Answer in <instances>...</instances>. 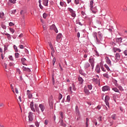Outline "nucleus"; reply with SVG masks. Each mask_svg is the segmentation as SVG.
Wrapping results in <instances>:
<instances>
[{
    "mask_svg": "<svg viewBox=\"0 0 127 127\" xmlns=\"http://www.w3.org/2000/svg\"><path fill=\"white\" fill-rule=\"evenodd\" d=\"M120 58H121V55H120V54H119L118 53H116V56H115L116 62H118V61L120 60Z\"/></svg>",
    "mask_w": 127,
    "mask_h": 127,
    "instance_id": "obj_7",
    "label": "nucleus"
},
{
    "mask_svg": "<svg viewBox=\"0 0 127 127\" xmlns=\"http://www.w3.org/2000/svg\"><path fill=\"white\" fill-rule=\"evenodd\" d=\"M88 123H89V119L86 118V123H85L86 127H88Z\"/></svg>",
    "mask_w": 127,
    "mask_h": 127,
    "instance_id": "obj_29",
    "label": "nucleus"
},
{
    "mask_svg": "<svg viewBox=\"0 0 127 127\" xmlns=\"http://www.w3.org/2000/svg\"><path fill=\"white\" fill-rule=\"evenodd\" d=\"M9 30L12 34L14 33V30L13 29L10 28Z\"/></svg>",
    "mask_w": 127,
    "mask_h": 127,
    "instance_id": "obj_39",
    "label": "nucleus"
},
{
    "mask_svg": "<svg viewBox=\"0 0 127 127\" xmlns=\"http://www.w3.org/2000/svg\"><path fill=\"white\" fill-rule=\"evenodd\" d=\"M28 118L30 122H32L33 121V118L32 117V112L29 113Z\"/></svg>",
    "mask_w": 127,
    "mask_h": 127,
    "instance_id": "obj_8",
    "label": "nucleus"
},
{
    "mask_svg": "<svg viewBox=\"0 0 127 127\" xmlns=\"http://www.w3.org/2000/svg\"><path fill=\"white\" fill-rule=\"evenodd\" d=\"M63 96L62 95V94H60L59 96V99L61 100V99H62Z\"/></svg>",
    "mask_w": 127,
    "mask_h": 127,
    "instance_id": "obj_45",
    "label": "nucleus"
},
{
    "mask_svg": "<svg viewBox=\"0 0 127 127\" xmlns=\"http://www.w3.org/2000/svg\"><path fill=\"white\" fill-rule=\"evenodd\" d=\"M78 79L80 84H83V82H84V80H83V78L79 76L78 77Z\"/></svg>",
    "mask_w": 127,
    "mask_h": 127,
    "instance_id": "obj_20",
    "label": "nucleus"
},
{
    "mask_svg": "<svg viewBox=\"0 0 127 127\" xmlns=\"http://www.w3.org/2000/svg\"><path fill=\"white\" fill-rule=\"evenodd\" d=\"M113 50H114V52H115V53L117 52V51L118 52H121V49H118L117 48H114Z\"/></svg>",
    "mask_w": 127,
    "mask_h": 127,
    "instance_id": "obj_22",
    "label": "nucleus"
},
{
    "mask_svg": "<svg viewBox=\"0 0 127 127\" xmlns=\"http://www.w3.org/2000/svg\"><path fill=\"white\" fill-rule=\"evenodd\" d=\"M104 77H105V78H107V79H109L110 78V76H109V74L108 73H104L103 74Z\"/></svg>",
    "mask_w": 127,
    "mask_h": 127,
    "instance_id": "obj_26",
    "label": "nucleus"
},
{
    "mask_svg": "<svg viewBox=\"0 0 127 127\" xmlns=\"http://www.w3.org/2000/svg\"><path fill=\"white\" fill-rule=\"evenodd\" d=\"M93 4H94V1L91 0L90 2V9L92 11L93 13H96V11L94 10V9H95V8L93 7Z\"/></svg>",
    "mask_w": 127,
    "mask_h": 127,
    "instance_id": "obj_2",
    "label": "nucleus"
},
{
    "mask_svg": "<svg viewBox=\"0 0 127 127\" xmlns=\"http://www.w3.org/2000/svg\"><path fill=\"white\" fill-rule=\"evenodd\" d=\"M109 101H110V97L106 96L105 98V104L108 108H110V103H109Z\"/></svg>",
    "mask_w": 127,
    "mask_h": 127,
    "instance_id": "obj_3",
    "label": "nucleus"
},
{
    "mask_svg": "<svg viewBox=\"0 0 127 127\" xmlns=\"http://www.w3.org/2000/svg\"><path fill=\"white\" fill-rule=\"evenodd\" d=\"M9 59H10V60H11V61L13 60V59L12 58V56H10L9 57Z\"/></svg>",
    "mask_w": 127,
    "mask_h": 127,
    "instance_id": "obj_58",
    "label": "nucleus"
},
{
    "mask_svg": "<svg viewBox=\"0 0 127 127\" xmlns=\"http://www.w3.org/2000/svg\"><path fill=\"white\" fill-rule=\"evenodd\" d=\"M101 68L102 71H103V72H106V70H105V68H104V67H103V66H102V65H101Z\"/></svg>",
    "mask_w": 127,
    "mask_h": 127,
    "instance_id": "obj_50",
    "label": "nucleus"
},
{
    "mask_svg": "<svg viewBox=\"0 0 127 127\" xmlns=\"http://www.w3.org/2000/svg\"><path fill=\"white\" fill-rule=\"evenodd\" d=\"M68 90L70 92V94H72V93H73V91H72V87L70 86L68 88Z\"/></svg>",
    "mask_w": 127,
    "mask_h": 127,
    "instance_id": "obj_32",
    "label": "nucleus"
},
{
    "mask_svg": "<svg viewBox=\"0 0 127 127\" xmlns=\"http://www.w3.org/2000/svg\"><path fill=\"white\" fill-rule=\"evenodd\" d=\"M79 0H75L74 2L76 4H79Z\"/></svg>",
    "mask_w": 127,
    "mask_h": 127,
    "instance_id": "obj_42",
    "label": "nucleus"
},
{
    "mask_svg": "<svg viewBox=\"0 0 127 127\" xmlns=\"http://www.w3.org/2000/svg\"><path fill=\"white\" fill-rule=\"evenodd\" d=\"M84 92L86 95H89V94H90V92H89V90L86 88V87L84 88Z\"/></svg>",
    "mask_w": 127,
    "mask_h": 127,
    "instance_id": "obj_21",
    "label": "nucleus"
},
{
    "mask_svg": "<svg viewBox=\"0 0 127 127\" xmlns=\"http://www.w3.org/2000/svg\"><path fill=\"white\" fill-rule=\"evenodd\" d=\"M20 14L23 16V17H24V14H23V10H21L20 11Z\"/></svg>",
    "mask_w": 127,
    "mask_h": 127,
    "instance_id": "obj_48",
    "label": "nucleus"
},
{
    "mask_svg": "<svg viewBox=\"0 0 127 127\" xmlns=\"http://www.w3.org/2000/svg\"><path fill=\"white\" fill-rule=\"evenodd\" d=\"M87 88L89 89V90H92V89L93 88V86H92V85H88L87 86Z\"/></svg>",
    "mask_w": 127,
    "mask_h": 127,
    "instance_id": "obj_33",
    "label": "nucleus"
},
{
    "mask_svg": "<svg viewBox=\"0 0 127 127\" xmlns=\"http://www.w3.org/2000/svg\"><path fill=\"white\" fill-rule=\"evenodd\" d=\"M124 54L126 56H127V50L125 51Z\"/></svg>",
    "mask_w": 127,
    "mask_h": 127,
    "instance_id": "obj_60",
    "label": "nucleus"
},
{
    "mask_svg": "<svg viewBox=\"0 0 127 127\" xmlns=\"http://www.w3.org/2000/svg\"><path fill=\"white\" fill-rule=\"evenodd\" d=\"M49 106L50 108H52L53 106V100L52 99H51L49 102Z\"/></svg>",
    "mask_w": 127,
    "mask_h": 127,
    "instance_id": "obj_18",
    "label": "nucleus"
},
{
    "mask_svg": "<svg viewBox=\"0 0 127 127\" xmlns=\"http://www.w3.org/2000/svg\"><path fill=\"white\" fill-rule=\"evenodd\" d=\"M14 24L12 23V22H10L9 23V26H13Z\"/></svg>",
    "mask_w": 127,
    "mask_h": 127,
    "instance_id": "obj_56",
    "label": "nucleus"
},
{
    "mask_svg": "<svg viewBox=\"0 0 127 127\" xmlns=\"http://www.w3.org/2000/svg\"><path fill=\"white\" fill-rule=\"evenodd\" d=\"M62 37V34H59L57 36V41L58 42Z\"/></svg>",
    "mask_w": 127,
    "mask_h": 127,
    "instance_id": "obj_14",
    "label": "nucleus"
},
{
    "mask_svg": "<svg viewBox=\"0 0 127 127\" xmlns=\"http://www.w3.org/2000/svg\"><path fill=\"white\" fill-rule=\"evenodd\" d=\"M90 66V64H89L88 63H87L84 64V68L85 69H87V68H89Z\"/></svg>",
    "mask_w": 127,
    "mask_h": 127,
    "instance_id": "obj_23",
    "label": "nucleus"
},
{
    "mask_svg": "<svg viewBox=\"0 0 127 127\" xmlns=\"http://www.w3.org/2000/svg\"><path fill=\"white\" fill-rule=\"evenodd\" d=\"M106 63L107 64H108V65H109V66H112V62L110 59H109V58L107 59Z\"/></svg>",
    "mask_w": 127,
    "mask_h": 127,
    "instance_id": "obj_19",
    "label": "nucleus"
},
{
    "mask_svg": "<svg viewBox=\"0 0 127 127\" xmlns=\"http://www.w3.org/2000/svg\"><path fill=\"white\" fill-rule=\"evenodd\" d=\"M98 121H99V122L102 121V117H100L99 118H98Z\"/></svg>",
    "mask_w": 127,
    "mask_h": 127,
    "instance_id": "obj_57",
    "label": "nucleus"
},
{
    "mask_svg": "<svg viewBox=\"0 0 127 127\" xmlns=\"http://www.w3.org/2000/svg\"><path fill=\"white\" fill-rule=\"evenodd\" d=\"M112 90L114 91V92H116V93H120V91H119V89H118V88L116 87L113 88Z\"/></svg>",
    "mask_w": 127,
    "mask_h": 127,
    "instance_id": "obj_25",
    "label": "nucleus"
},
{
    "mask_svg": "<svg viewBox=\"0 0 127 127\" xmlns=\"http://www.w3.org/2000/svg\"><path fill=\"white\" fill-rule=\"evenodd\" d=\"M68 10L70 12L71 15L72 16V17H76V13H75V11L73 10V9H71L70 8H68Z\"/></svg>",
    "mask_w": 127,
    "mask_h": 127,
    "instance_id": "obj_5",
    "label": "nucleus"
},
{
    "mask_svg": "<svg viewBox=\"0 0 127 127\" xmlns=\"http://www.w3.org/2000/svg\"><path fill=\"white\" fill-rule=\"evenodd\" d=\"M77 37L79 38V37H80V33L78 32L77 34Z\"/></svg>",
    "mask_w": 127,
    "mask_h": 127,
    "instance_id": "obj_63",
    "label": "nucleus"
},
{
    "mask_svg": "<svg viewBox=\"0 0 127 127\" xmlns=\"http://www.w3.org/2000/svg\"><path fill=\"white\" fill-rule=\"evenodd\" d=\"M43 3L45 6L48 5V0H43Z\"/></svg>",
    "mask_w": 127,
    "mask_h": 127,
    "instance_id": "obj_16",
    "label": "nucleus"
},
{
    "mask_svg": "<svg viewBox=\"0 0 127 127\" xmlns=\"http://www.w3.org/2000/svg\"><path fill=\"white\" fill-rule=\"evenodd\" d=\"M50 29H51L52 30H54L56 33H58V30L56 28V26L55 25L53 24L52 25L50 26Z\"/></svg>",
    "mask_w": 127,
    "mask_h": 127,
    "instance_id": "obj_4",
    "label": "nucleus"
},
{
    "mask_svg": "<svg viewBox=\"0 0 127 127\" xmlns=\"http://www.w3.org/2000/svg\"><path fill=\"white\" fill-rule=\"evenodd\" d=\"M96 78H93L92 81L93 82H95L96 84H98V83H100V81H99V75H96Z\"/></svg>",
    "mask_w": 127,
    "mask_h": 127,
    "instance_id": "obj_6",
    "label": "nucleus"
},
{
    "mask_svg": "<svg viewBox=\"0 0 127 127\" xmlns=\"http://www.w3.org/2000/svg\"><path fill=\"white\" fill-rule=\"evenodd\" d=\"M75 111L76 113H79V107L77 106L75 107Z\"/></svg>",
    "mask_w": 127,
    "mask_h": 127,
    "instance_id": "obj_35",
    "label": "nucleus"
},
{
    "mask_svg": "<svg viewBox=\"0 0 127 127\" xmlns=\"http://www.w3.org/2000/svg\"><path fill=\"white\" fill-rule=\"evenodd\" d=\"M81 14H82V17L83 18H86V13H85V12L82 11H81Z\"/></svg>",
    "mask_w": 127,
    "mask_h": 127,
    "instance_id": "obj_24",
    "label": "nucleus"
},
{
    "mask_svg": "<svg viewBox=\"0 0 127 127\" xmlns=\"http://www.w3.org/2000/svg\"><path fill=\"white\" fill-rule=\"evenodd\" d=\"M59 66L60 68V69H61L62 71L63 70V68H62V66L61 65V64H59Z\"/></svg>",
    "mask_w": 127,
    "mask_h": 127,
    "instance_id": "obj_54",
    "label": "nucleus"
},
{
    "mask_svg": "<svg viewBox=\"0 0 127 127\" xmlns=\"http://www.w3.org/2000/svg\"><path fill=\"white\" fill-rule=\"evenodd\" d=\"M104 66L105 68H106L107 71H110V67H109V66H108V65L105 64Z\"/></svg>",
    "mask_w": 127,
    "mask_h": 127,
    "instance_id": "obj_36",
    "label": "nucleus"
},
{
    "mask_svg": "<svg viewBox=\"0 0 127 127\" xmlns=\"http://www.w3.org/2000/svg\"><path fill=\"white\" fill-rule=\"evenodd\" d=\"M34 107L36 110V112L38 114H40V111L42 113H43V112L45 111V106H44V104H40L39 105L38 107L37 104H35Z\"/></svg>",
    "mask_w": 127,
    "mask_h": 127,
    "instance_id": "obj_1",
    "label": "nucleus"
},
{
    "mask_svg": "<svg viewBox=\"0 0 127 127\" xmlns=\"http://www.w3.org/2000/svg\"><path fill=\"white\" fill-rule=\"evenodd\" d=\"M89 62L90 63L92 67H93V66H94V59L90 58V59H89Z\"/></svg>",
    "mask_w": 127,
    "mask_h": 127,
    "instance_id": "obj_11",
    "label": "nucleus"
},
{
    "mask_svg": "<svg viewBox=\"0 0 127 127\" xmlns=\"http://www.w3.org/2000/svg\"><path fill=\"white\" fill-rule=\"evenodd\" d=\"M2 28H3V29H5V28H6V27L5 26V25H3V24H2L1 25Z\"/></svg>",
    "mask_w": 127,
    "mask_h": 127,
    "instance_id": "obj_51",
    "label": "nucleus"
},
{
    "mask_svg": "<svg viewBox=\"0 0 127 127\" xmlns=\"http://www.w3.org/2000/svg\"><path fill=\"white\" fill-rule=\"evenodd\" d=\"M110 90V87L108 86H105L102 87V91L106 92V91H109Z\"/></svg>",
    "mask_w": 127,
    "mask_h": 127,
    "instance_id": "obj_9",
    "label": "nucleus"
},
{
    "mask_svg": "<svg viewBox=\"0 0 127 127\" xmlns=\"http://www.w3.org/2000/svg\"><path fill=\"white\" fill-rule=\"evenodd\" d=\"M49 123V121L47 120H46L45 121V125H46V126H47V125H48V123Z\"/></svg>",
    "mask_w": 127,
    "mask_h": 127,
    "instance_id": "obj_43",
    "label": "nucleus"
},
{
    "mask_svg": "<svg viewBox=\"0 0 127 127\" xmlns=\"http://www.w3.org/2000/svg\"><path fill=\"white\" fill-rule=\"evenodd\" d=\"M13 47H14V49L15 52H18V50H17V47H16V46H15V45H14Z\"/></svg>",
    "mask_w": 127,
    "mask_h": 127,
    "instance_id": "obj_31",
    "label": "nucleus"
},
{
    "mask_svg": "<svg viewBox=\"0 0 127 127\" xmlns=\"http://www.w3.org/2000/svg\"><path fill=\"white\" fill-rule=\"evenodd\" d=\"M55 59L54 58L53 61V64L55 65Z\"/></svg>",
    "mask_w": 127,
    "mask_h": 127,
    "instance_id": "obj_62",
    "label": "nucleus"
},
{
    "mask_svg": "<svg viewBox=\"0 0 127 127\" xmlns=\"http://www.w3.org/2000/svg\"><path fill=\"white\" fill-rule=\"evenodd\" d=\"M122 40H123V39H122V38H118L116 39L117 42H122Z\"/></svg>",
    "mask_w": 127,
    "mask_h": 127,
    "instance_id": "obj_28",
    "label": "nucleus"
},
{
    "mask_svg": "<svg viewBox=\"0 0 127 127\" xmlns=\"http://www.w3.org/2000/svg\"><path fill=\"white\" fill-rule=\"evenodd\" d=\"M72 90L73 91H76V87H75V85H74V84H72Z\"/></svg>",
    "mask_w": 127,
    "mask_h": 127,
    "instance_id": "obj_41",
    "label": "nucleus"
},
{
    "mask_svg": "<svg viewBox=\"0 0 127 127\" xmlns=\"http://www.w3.org/2000/svg\"><path fill=\"white\" fill-rule=\"evenodd\" d=\"M111 118L113 120H116V119H117V118H116V114L112 115Z\"/></svg>",
    "mask_w": 127,
    "mask_h": 127,
    "instance_id": "obj_34",
    "label": "nucleus"
},
{
    "mask_svg": "<svg viewBox=\"0 0 127 127\" xmlns=\"http://www.w3.org/2000/svg\"><path fill=\"white\" fill-rule=\"evenodd\" d=\"M43 27L44 30H46V25H43Z\"/></svg>",
    "mask_w": 127,
    "mask_h": 127,
    "instance_id": "obj_64",
    "label": "nucleus"
},
{
    "mask_svg": "<svg viewBox=\"0 0 127 127\" xmlns=\"http://www.w3.org/2000/svg\"><path fill=\"white\" fill-rule=\"evenodd\" d=\"M19 47L20 49H23V48H24V47H23V45H19Z\"/></svg>",
    "mask_w": 127,
    "mask_h": 127,
    "instance_id": "obj_53",
    "label": "nucleus"
},
{
    "mask_svg": "<svg viewBox=\"0 0 127 127\" xmlns=\"http://www.w3.org/2000/svg\"><path fill=\"white\" fill-rule=\"evenodd\" d=\"M47 16V14L46 13H45L43 14V18H46Z\"/></svg>",
    "mask_w": 127,
    "mask_h": 127,
    "instance_id": "obj_47",
    "label": "nucleus"
},
{
    "mask_svg": "<svg viewBox=\"0 0 127 127\" xmlns=\"http://www.w3.org/2000/svg\"><path fill=\"white\" fill-rule=\"evenodd\" d=\"M30 108L31 109V111H32V112H35V109H34V104H33V102H31L30 103Z\"/></svg>",
    "mask_w": 127,
    "mask_h": 127,
    "instance_id": "obj_10",
    "label": "nucleus"
},
{
    "mask_svg": "<svg viewBox=\"0 0 127 127\" xmlns=\"http://www.w3.org/2000/svg\"><path fill=\"white\" fill-rule=\"evenodd\" d=\"M60 116H61L62 119H64V116H63V112L60 113Z\"/></svg>",
    "mask_w": 127,
    "mask_h": 127,
    "instance_id": "obj_46",
    "label": "nucleus"
},
{
    "mask_svg": "<svg viewBox=\"0 0 127 127\" xmlns=\"http://www.w3.org/2000/svg\"><path fill=\"white\" fill-rule=\"evenodd\" d=\"M3 15H4L3 12L0 13V18H3Z\"/></svg>",
    "mask_w": 127,
    "mask_h": 127,
    "instance_id": "obj_37",
    "label": "nucleus"
},
{
    "mask_svg": "<svg viewBox=\"0 0 127 127\" xmlns=\"http://www.w3.org/2000/svg\"><path fill=\"white\" fill-rule=\"evenodd\" d=\"M39 6L41 9H43V6L42 5H41V4H39Z\"/></svg>",
    "mask_w": 127,
    "mask_h": 127,
    "instance_id": "obj_59",
    "label": "nucleus"
},
{
    "mask_svg": "<svg viewBox=\"0 0 127 127\" xmlns=\"http://www.w3.org/2000/svg\"><path fill=\"white\" fill-rule=\"evenodd\" d=\"M5 35H6L8 39H10L11 38V37L10 36V34H9L5 33Z\"/></svg>",
    "mask_w": 127,
    "mask_h": 127,
    "instance_id": "obj_27",
    "label": "nucleus"
},
{
    "mask_svg": "<svg viewBox=\"0 0 127 127\" xmlns=\"http://www.w3.org/2000/svg\"><path fill=\"white\" fill-rule=\"evenodd\" d=\"M27 95L28 96L29 99H31V98H32V94H30L29 90H27Z\"/></svg>",
    "mask_w": 127,
    "mask_h": 127,
    "instance_id": "obj_17",
    "label": "nucleus"
},
{
    "mask_svg": "<svg viewBox=\"0 0 127 127\" xmlns=\"http://www.w3.org/2000/svg\"><path fill=\"white\" fill-rule=\"evenodd\" d=\"M17 74H20V73H21V71H20V70L18 68H17V71H16Z\"/></svg>",
    "mask_w": 127,
    "mask_h": 127,
    "instance_id": "obj_44",
    "label": "nucleus"
},
{
    "mask_svg": "<svg viewBox=\"0 0 127 127\" xmlns=\"http://www.w3.org/2000/svg\"><path fill=\"white\" fill-rule=\"evenodd\" d=\"M18 56H19V54L16 53H15V58H18Z\"/></svg>",
    "mask_w": 127,
    "mask_h": 127,
    "instance_id": "obj_40",
    "label": "nucleus"
},
{
    "mask_svg": "<svg viewBox=\"0 0 127 127\" xmlns=\"http://www.w3.org/2000/svg\"><path fill=\"white\" fill-rule=\"evenodd\" d=\"M49 46L52 51V52L54 53L55 52V50H54V48H53V45H52V44L51 43H49Z\"/></svg>",
    "mask_w": 127,
    "mask_h": 127,
    "instance_id": "obj_15",
    "label": "nucleus"
},
{
    "mask_svg": "<svg viewBox=\"0 0 127 127\" xmlns=\"http://www.w3.org/2000/svg\"><path fill=\"white\" fill-rule=\"evenodd\" d=\"M66 100H67V102H70V101L71 100V97H70V95H68L67 96Z\"/></svg>",
    "mask_w": 127,
    "mask_h": 127,
    "instance_id": "obj_30",
    "label": "nucleus"
},
{
    "mask_svg": "<svg viewBox=\"0 0 127 127\" xmlns=\"http://www.w3.org/2000/svg\"><path fill=\"white\" fill-rule=\"evenodd\" d=\"M60 4L61 5V6H65V3L63 2H60Z\"/></svg>",
    "mask_w": 127,
    "mask_h": 127,
    "instance_id": "obj_38",
    "label": "nucleus"
},
{
    "mask_svg": "<svg viewBox=\"0 0 127 127\" xmlns=\"http://www.w3.org/2000/svg\"><path fill=\"white\" fill-rule=\"evenodd\" d=\"M14 64L13 63L11 62L9 63V66H13Z\"/></svg>",
    "mask_w": 127,
    "mask_h": 127,
    "instance_id": "obj_61",
    "label": "nucleus"
},
{
    "mask_svg": "<svg viewBox=\"0 0 127 127\" xmlns=\"http://www.w3.org/2000/svg\"><path fill=\"white\" fill-rule=\"evenodd\" d=\"M95 71H96V72H97V73H100V71H101V67H100V65H97L96 66Z\"/></svg>",
    "mask_w": 127,
    "mask_h": 127,
    "instance_id": "obj_12",
    "label": "nucleus"
},
{
    "mask_svg": "<svg viewBox=\"0 0 127 127\" xmlns=\"http://www.w3.org/2000/svg\"><path fill=\"white\" fill-rule=\"evenodd\" d=\"M22 69H23V71H25L26 72H28L29 73L31 71L30 68H26V67H25V66H23Z\"/></svg>",
    "mask_w": 127,
    "mask_h": 127,
    "instance_id": "obj_13",
    "label": "nucleus"
},
{
    "mask_svg": "<svg viewBox=\"0 0 127 127\" xmlns=\"http://www.w3.org/2000/svg\"><path fill=\"white\" fill-rule=\"evenodd\" d=\"M119 89L120 90V91H124V89L123 88V87L119 86L118 87Z\"/></svg>",
    "mask_w": 127,
    "mask_h": 127,
    "instance_id": "obj_49",
    "label": "nucleus"
},
{
    "mask_svg": "<svg viewBox=\"0 0 127 127\" xmlns=\"http://www.w3.org/2000/svg\"><path fill=\"white\" fill-rule=\"evenodd\" d=\"M26 61V59H25V58H22L21 59V61H22V63H23V62H24V61Z\"/></svg>",
    "mask_w": 127,
    "mask_h": 127,
    "instance_id": "obj_55",
    "label": "nucleus"
},
{
    "mask_svg": "<svg viewBox=\"0 0 127 127\" xmlns=\"http://www.w3.org/2000/svg\"><path fill=\"white\" fill-rule=\"evenodd\" d=\"M10 86H11V88L12 91L13 93H14V89H13V86H12V84H11Z\"/></svg>",
    "mask_w": 127,
    "mask_h": 127,
    "instance_id": "obj_52",
    "label": "nucleus"
}]
</instances>
